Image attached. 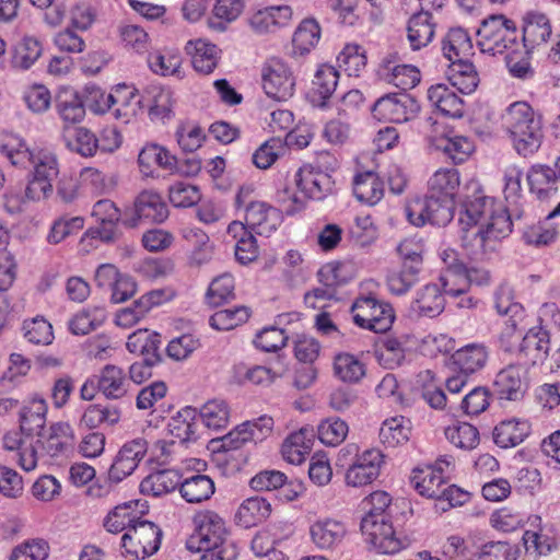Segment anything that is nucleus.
Listing matches in <instances>:
<instances>
[{"label": "nucleus", "mask_w": 560, "mask_h": 560, "mask_svg": "<svg viewBox=\"0 0 560 560\" xmlns=\"http://www.w3.org/2000/svg\"><path fill=\"white\" fill-rule=\"evenodd\" d=\"M459 218L460 240L466 248L486 249L487 242L512 232V213L500 201L477 192L464 202Z\"/></svg>", "instance_id": "nucleus-1"}, {"label": "nucleus", "mask_w": 560, "mask_h": 560, "mask_svg": "<svg viewBox=\"0 0 560 560\" xmlns=\"http://www.w3.org/2000/svg\"><path fill=\"white\" fill-rule=\"evenodd\" d=\"M195 532L187 539V549L202 552L200 560H233L236 556L228 540L225 523L214 512L199 513L194 517Z\"/></svg>", "instance_id": "nucleus-2"}, {"label": "nucleus", "mask_w": 560, "mask_h": 560, "mask_svg": "<svg viewBox=\"0 0 560 560\" xmlns=\"http://www.w3.org/2000/svg\"><path fill=\"white\" fill-rule=\"evenodd\" d=\"M503 121L518 154L527 156L539 149L542 140L541 117L529 104H511L503 115Z\"/></svg>", "instance_id": "nucleus-3"}, {"label": "nucleus", "mask_w": 560, "mask_h": 560, "mask_svg": "<svg viewBox=\"0 0 560 560\" xmlns=\"http://www.w3.org/2000/svg\"><path fill=\"white\" fill-rule=\"evenodd\" d=\"M477 36L480 50L490 55L503 54L517 46L516 24L503 14H492L482 20Z\"/></svg>", "instance_id": "nucleus-4"}, {"label": "nucleus", "mask_w": 560, "mask_h": 560, "mask_svg": "<svg viewBox=\"0 0 560 560\" xmlns=\"http://www.w3.org/2000/svg\"><path fill=\"white\" fill-rule=\"evenodd\" d=\"M454 210L453 198L431 194L411 200L405 209L408 221L418 228L427 223L445 226L453 220Z\"/></svg>", "instance_id": "nucleus-5"}, {"label": "nucleus", "mask_w": 560, "mask_h": 560, "mask_svg": "<svg viewBox=\"0 0 560 560\" xmlns=\"http://www.w3.org/2000/svg\"><path fill=\"white\" fill-rule=\"evenodd\" d=\"M162 535L158 525L139 520L121 536L122 556L130 560L149 558L160 549Z\"/></svg>", "instance_id": "nucleus-6"}, {"label": "nucleus", "mask_w": 560, "mask_h": 560, "mask_svg": "<svg viewBox=\"0 0 560 560\" xmlns=\"http://www.w3.org/2000/svg\"><path fill=\"white\" fill-rule=\"evenodd\" d=\"M361 532L365 541L380 553L393 555L404 548V542L396 536L387 514L364 515Z\"/></svg>", "instance_id": "nucleus-7"}, {"label": "nucleus", "mask_w": 560, "mask_h": 560, "mask_svg": "<svg viewBox=\"0 0 560 560\" xmlns=\"http://www.w3.org/2000/svg\"><path fill=\"white\" fill-rule=\"evenodd\" d=\"M351 312L353 322L375 332H385L394 319L393 308L389 304L381 303L373 296H362L355 300Z\"/></svg>", "instance_id": "nucleus-8"}, {"label": "nucleus", "mask_w": 560, "mask_h": 560, "mask_svg": "<svg viewBox=\"0 0 560 560\" xmlns=\"http://www.w3.org/2000/svg\"><path fill=\"white\" fill-rule=\"evenodd\" d=\"M261 79L264 91L269 97L284 102L293 96L295 78L281 59H269L262 67Z\"/></svg>", "instance_id": "nucleus-9"}, {"label": "nucleus", "mask_w": 560, "mask_h": 560, "mask_svg": "<svg viewBox=\"0 0 560 560\" xmlns=\"http://www.w3.org/2000/svg\"><path fill=\"white\" fill-rule=\"evenodd\" d=\"M419 110V103L406 93L386 94L380 97L371 109L375 119L397 124L412 119Z\"/></svg>", "instance_id": "nucleus-10"}, {"label": "nucleus", "mask_w": 560, "mask_h": 560, "mask_svg": "<svg viewBox=\"0 0 560 560\" xmlns=\"http://www.w3.org/2000/svg\"><path fill=\"white\" fill-rule=\"evenodd\" d=\"M148 452V442L137 438L126 442L114 458L108 469V479L113 482H120L130 476Z\"/></svg>", "instance_id": "nucleus-11"}, {"label": "nucleus", "mask_w": 560, "mask_h": 560, "mask_svg": "<svg viewBox=\"0 0 560 560\" xmlns=\"http://www.w3.org/2000/svg\"><path fill=\"white\" fill-rule=\"evenodd\" d=\"M294 183L306 198L313 200H323L335 191V180L331 175L311 164L299 168L294 175Z\"/></svg>", "instance_id": "nucleus-12"}, {"label": "nucleus", "mask_w": 560, "mask_h": 560, "mask_svg": "<svg viewBox=\"0 0 560 560\" xmlns=\"http://www.w3.org/2000/svg\"><path fill=\"white\" fill-rule=\"evenodd\" d=\"M74 433L70 424L57 422L50 425L48 434L38 435L36 445L38 458L66 456L73 447Z\"/></svg>", "instance_id": "nucleus-13"}, {"label": "nucleus", "mask_w": 560, "mask_h": 560, "mask_svg": "<svg viewBox=\"0 0 560 560\" xmlns=\"http://www.w3.org/2000/svg\"><path fill=\"white\" fill-rule=\"evenodd\" d=\"M550 351V336L542 327H533L522 338L517 357L520 364L530 368L542 364Z\"/></svg>", "instance_id": "nucleus-14"}, {"label": "nucleus", "mask_w": 560, "mask_h": 560, "mask_svg": "<svg viewBox=\"0 0 560 560\" xmlns=\"http://www.w3.org/2000/svg\"><path fill=\"white\" fill-rule=\"evenodd\" d=\"M383 454L378 450H366L349 465L346 471V483L351 487H363L372 483L380 475Z\"/></svg>", "instance_id": "nucleus-15"}, {"label": "nucleus", "mask_w": 560, "mask_h": 560, "mask_svg": "<svg viewBox=\"0 0 560 560\" xmlns=\"http://www.w3.org/2000/svg\"><path fill=\"white\" fill-rule=\"evenodd\" d=\"M493 390L501 400L522 399L526 392L525 371L522 364H510L502 369L495 376Z\"/></svg>", "instance_id": "nucleus-16"}, {"label": "nucleus", "mask_w": 560, "mask_h": 560, "mask_svg": "<svg viewBox=\"0 0 560 560\" xmlns=\"http://www.w3.org/2000/svg\"><path fill=\"white\" fill-rule=\"evenodd\" d=\"M55 109L62 122L61 128H73L85 117L83 95L73 89H62L55 98Z\"/></svg>", "instance_id": "nucleus-17"}, {"label": "nucleus", "mask_w": 560, "mask_h": 560, "mask_svg": "<svg viewBox=\"0 0 560 560\" xmlns=\"http://www.w3.org/2000/svg\"><path fill=\"white\" fill-rule=\"evenodd\" d=\"M444 270L440 276V282L444 294L458 296L465 293L466 280L465 264L458 258L454 249H444L441 254Z\"/></svg>", "instance_id": "nucleus-18"}, {"label": "nucleus", "mask_w": 560, "mask_h": 560, "mask_svg": "<svg viewBox=\"0 0 560 560\" xmlns=\"http://www.w3.org/2000/svg\"><path fill=\"white\" fill-rule=\"evenodd\" d=\"M245 222L259 235H270L281 223V213L276 208L260 201H250L245 207Z\"/></svg>", "instance_id": "nucleus-19"}, {"label": "nucleus", "mask_w": 560, "mask_h": 560, "mask_svg": "<svg viewBox=\"0 0 560 560\" xmlns=\"http://www.w3.org/2000/svg\"><path fill=\"white\" fill-rule=\"evenodd\" d=\"M489 359V349L485 343H469L456 350L451 357L454 371L471 375L482 370Z\"/></svg>", "instance_id": "nucleus-20"}, {"label": "nucleus", "mask_w": 560, "mask_h": 560, "mask_svg": "<svg viewBox=\"0 0 560 560\" xmlns=\"http://www.w3.org/2000/svg\"><path fill=\"white\" fill-rule=\"evenodd\" d=\"M552 34L550 20L540 12H528L524 16L523 46L526 52L546 44Z\"/></svg>", "instance_id": "nucleus-21"}, {"label": "nucleus", "mask_w": 560, "mask_h": 560, "mask_svg": "<svg viewBox=\"0 0 560 560\" xmlns=\"http://www.w3.org/2000/svg\"><path fill=\"white\" fill-rule=\"evenodd\" d=\"M292 10L288 5L269 7L257 11L250 18V26L258 34L275 33L289 24Z\"/></svg>", "instance_id": "nucleus-22"}, {"label": "nucleus", "mask_w": 560, "mask_h": 560, "mask_svg": "<svg viewBox=\"0 0 560 560\" xmlns=\"http://www.w3.org/2000/svg\"><path fill=\"white\" fill-rule=\"evenodd\" d=\"M194 69L201 74L211 73L218 66L221 50L203 39L189 40L185 47Z\"/></svg>", "instance_id": "nucleus-23"}, {"label": "nucleus", "mask_w": 560, "mask_h": 560, "mask_svg": "<svg viewBox=\"0 0 560 560\" xmlns=\"http://www.w3.org/2000/svg\"><path fill=\"white\" fill-rule=\"evenodd\" d=\"M435 24L432 14L425 11L413 13L407 23V39L412 50L427 47L433 39Z\"/></svg>", "instance_id": "nucleus-24"}, {"label": "nucleus", "mask_w": 560, "mask_h": 560, "mask_svg": "<svg viewBox=\"0 0 560 560\" xmlns=\"http://www.w3.org/2000/svg\"><path fill=\"white\" fill-rule=\"evenodd\" d=\"M135 213L138 219L162 223L168 217V208L161 195L152 190H143L135 200Z\"/></svg>", "instance_id": "nucleus-25"}, {"label": "nucleus", "mask_w": 560, "mask_h": 560, "mask_svg": "<svg viewBox=\"0 0 560 560\" xmlns=\"http://www.w3.org/2000/svg\"><path fill=\"white\" fill-rule=\"evenodd\" d=\"M430 103L444 116L460 118L464 115V101L445 84H435L428 90Z\"/></svg>", "instance_id": "nucleus-26"}, {"label": "nucleus", "mask_w": 560, "mask_h": 560, "mask_svg": "<svg viewBox=\"0 0 560 560\" xmlns=\"http://www.w3.org/2000/svg\"><path fill=\"white\" fill-rule=\"evenodd\" d=\"M310 535L319 549H330L342 540L346 526L337 520L327 517L314 522L310 527Z\"/></svg>", "instance_id": "nucleus-27"}, {"label": "nucleus", "mask_w": 560, "mask_h": 560, "mask_svg": "<svg viewBox=\"0 0 560 560\" xmlns=\"http://www.w3.org/2000/svg\"><path fill=\"white\" fill-rule=\"evenodd\" d=\"M128 386L124 370L114 364L105 365L97 376V388L108 399L122 398L128 392Z\"/></svg>", "instance_id": "nucleus-28"}, {"label": "nucleus", "mask_w": 560, "mask_h": 560, "mask_svg": "<svg viewBox=\"0 0 560 560\" xmlns=\"http://www.w3.org/2000/svg\"><path fill=\"white\" fill-rule=\"evenodd\" d=\"M447 78L452 86L463 94L472 93L479 83L478 73L468 58L450 61Z\"/></svg>", "instance_id": "nucleus-29"}, {"label": "nucleus", "mask_w": 560, "mask_h": 560, "mask_svg": "<svg viewBox=\"0 0 560 560\" xmlns=\"http://www.w3.org/2000/svg\"><path fill=\"white\" fill-rule=\"evenodd\" d=\"M182 476L176 469H160L147 476L140 483L143 494L160 497L180 486Z\"/></svg>", "instance_id": "nucleus-30"}, {"label": "nucleus", "mask_w": 560, "mask_h": 560, "mask_svg": "<svg viewBox=\"0 0 560 560\" xmlns=\"http://www.w3.org/2000/svg\"><path fill=\"white\" fill-rule=\"evenodd\" d=\"M47 405L44 399H33L20 410V430L26 436L40 435L46 424Z\"/></svg>", "instance_id": "nucleus-31"}, {"label": "nucleus", "mask_w": 560, "mask_h": 560, "mask_svg": "<svg viewBox=\"0 0 560 560\" xmlns=\"http://www.w3.org/2000/svg\"><path fill=\"white\" fill-rule=\"evenodd\" d=\"M530 424L526 420H504L495 425L493 430L494 443L509 448L521 444L529 434Z\"/></svg>", "instance_id": "nucleus-32"}, {"label": "nucleus", "mask_w": 560, "mask_h": 560, "mask_svg": "<svg viewBox=\"0 0 560 560\" xmlns=\"http://www.w3.org/2000/svg\"><path fill=\"white\" fill-rule=\"evenodd\" d=\"M415 489L423 497L431 499H442L444 494L445 479L442 475V467H428L427 469L413 470L411 479Z\"/></svg>", "instance_id": "nucleus-33"}, {"label": "nucleus", "mask_w": 560, "mask_h": 560, "mask_svg": "<svg viewBox=\"0 0 560 560\" xmlns=\"http://www.w3.org/2000/svg\"><path fill=\"white\" fill-rule=\"evenodd\" d=\"M61 139L66 147L82 156H93L98 148L95 135L84 127L61 128Z\"/></svg>", "instance_id": "nucleus-34"}, {"label": "nucleus", "mask_w": 560, "mask_h": 560, "mask_svg": "<svg viewBox=\"0 0 560 560\" xmlns=\"http://www.w3.org/2000/svg\"><path fill=\"white\" fill-rule=\"evenodd\" d=\"M270 503L260 497L246 499L235 514V521L244 528L256 526L270 516Z\"/></svg>", "instance_id": "nucleus-35"}, {"label": "nucleus", "mask_w": 560, "mask_h": 560, "mask_svg": "<svg viewBox=\"0 0 560 560\" xmlns=\"http://www.w3.org/2000/svg\"><path fill=\"white\" fill-rule=\"evenodd\" d=\"M179 492L188 503H201L214 493V482L207 475L195 474L180 481Z\"/></svg>", "instance_id": "nucleus-36"}, {"label": "nucleus", "mask_w": 560, "mask_h": 560, "mask_svg": "<svg viewBox=\"0 0 560 560\" xmlns=\"http://www.w3.org/2000/svg\"><path fill=\"white\" fill-rule=\"evenodd\" d=\"M161 336L147 329L135 331L128 337L126 347L132 353H140L144 359L161 362Z\"/></svg>", "instance_id": "nucleus-37"}, {"label": "nucleus", "mask_w": 560, "mask_h": 560, "mask_svg": "<svg viewBox=\"0 0 560 560\" xmlns=\"http://www.w3.org/2000/svg\"><path fill=\"white\" fill-rule=\"evenodd\" d=\"M22 431H10L3 436V446L8 451H19V463L26 470H33L38 460V450L32 442L22 438Z\"/></svg>", "instance_id": "nucleus-38"}, {"label": "nucleus", "mask_w": 560, "mask_h": 560, "mask_svg": "<svg viewBox=\"0 0 560 560\" xmlns=\"http://www.w3.org/2000/svg\"><path fill=\"white\" fill-rule=\"evenodd\" d=\"M137 505V501H129L115 506L104 518L103 526L105 529L112 534H118L122 530L128 532V528L140 520L135 509Z\"/></svg>", "instance_id": "nucleus-39"}, {"label": "nucleus", "mask_w": 560, "mask_h": 560, "mask_svg": "<svg viewBox=\"0 0 560 560\" xmlns=\"http://www.w3.org/2000/svg\"><path fill=\"white\" fill-rule=\"evenodd\" d=\"M353 194L358 200L374 206L384 196L383 183L374 172L358 174L353 182Z\"/></svg>", "instance_id": "nucleus-40"}, {"label": "nucleus", "mask_w": 560, "mask_h": 560, "mask_svg": "<svg viewBox=\"0 0 560 560\" xmlns=\"http://www.w3.org/2000/svg\"><path fill=\"white\" fill-rule=\"evenodd\" d=\"M442 50L450 61L455 58H468L472 54V43L467 31L463 27H452L443 39Z\"/></svg>", "instance_id": "nucleus-41"}, {"label": "nucleus", "mask_w": 560, "mask_h": 560, "mask_svg": "<svg viewBox=\"0 0 560 560\" xmlns=\"http://www.w3.org/2000/svg\"><path fill=\"white\" fill-rule=\"evenodd\" d=\"M138 162L141 171L144 174H149L153 165L174 172L177 159L163 147L158 144H148L140 151Z\"/></svg>", "instance_id": "nucleus-42"}, {"label": "nucleus", "mask_w": 560, "mask_h": 560, "mask_svg": "<svg viewBox=\"0 0 560 560\" xmlns=\"http://www.w3.org/2000/svg\"><path fill=\"white\" fill-rule=\"evenodd\" d=\"M523 171L515 164H510L504 170V197L510 207H514L513 214L520 219L523 214L522 209V179Z\"/></svg>", "instance_id": "nucleus-43"}, {"label": "nucleus", "mask_w": 560, "mask_h": 560, "mask_svg": "<svg viewBox=\"0 0 560 560\" xmlns=\"http://www.w3.org/2000/svg\"><path fill=\"white\" fill-rule=\"evenodd\" d=\"M445 300L438 284H427L418 292L412 308L420 315L435 317L444 310Z\"/></svg>", "instance_id": "nucleus-44"}, {"label": "nucleus", "mask_w": 560, "mask_h": 560, "mask_svg": "<svg viewBox=\"0 0 560 560\" xmlns=\"http://www.w3.org/2000/svg\"><path fill=\"white\" fill-rule=\"evenodd\" d=\"M320 38V27L314 19H306L301 22L293 34L292 54L303 56L316 46Z\"/></svg>", "instance_id": "nucleus-45"}, {"label": "nucleus", "mask_w": 560, "mask_h": 560, "mask_svg": "<svg viewBox=\"0 0 560 560\" xmlns=\"http://www.w3.org/2000/svg\"><path fill=\"white\" fill-rule=\"evenodd\" d=\"M459 186V174L454 167L438 170L429 180L431 195L453 198Z\"/></svg>", "instance_id": "nucleus-46"}, {"label": "nucleus", "mask_w": 560, "mask_h": 560, "mask_svg": "<svg viewBox=\"0 0 560 560\" xmlns=\"http://www.w3.org/2000/svg\"><path fill=\"white\" fill-rule=\"evenodd\" d=\"M530 190L541 200L557 191L555 187L557 176L556 172L549 166L534 167L527 176Z\"/></svg>", "instance_id": "nucleus-47"}, {"label": "nucleus", "mask_w": 560, "mask_h": 560, "mask_svg": "<svg viewBox=\"0 0 560 560\" xmlns=\"http://www.w3.org/2000/svg\"><path fill=\"white\" fill-rule=\"evenodd\" d=\"M339 73L332 67L323 65L318 68L313 80V95L318 97L320 105H325L328 100L336 91L338 84Z\"/></svg>", "instance_id": "nucleus-48"}, {"label": "nucleus", "mask_w": 560, "mask_h": 560, "mask_svg": "<svg viewBox=\"0 0 560 560\" xmlns=\"http://www.w3.org/2000/svg\"><path fill=\"white\" fill-rule=\"evenodd\" d=\"M446 439L456 447L470 451L479 444V432L467 422H458L445 429Z\"/></svg>", "instance_id": "nucleus-49"}, {"label": "nucleus", "mask_w": 560, "mask_h": 560, "mask_svg": "<svg viewBox=\"0 0 560 560\" xmlns=\"http://www.w3.org/2000/svg\"><path fill=\"white\" fill-rule=\"evenodd\" d=\"M334 371L345 383H358L365 375L364 364L349 353H340L335 358Z\"/></svg>", "instance_id": "nucleus-50"}, {"label": "nucleus", "mask_w": 560, "mask_h": 560, "mask_svg": "<svg viewBox=\"0 0 560 560\" xmlns=\"http://www.w3.org/2000/svg\"><path fill=\"white\" fill-rule=\"evenodd\" d=\"M200 418L207 428L220 430L229 423L230 408L224 400L212 399L201 407Z\"/></svg>", "instance_id": "nucleus-51"}, {"label": "nucleus", "mask_w": 560, "mask_h": 560, "mask_svg": "<svg viewBox=\"0 0 560 560\" xmlns=\"http://www.w3.org/2000/svg\"><path fill=\"white\" fill-rule=\"evenodd\" d=\"M435 147L448 156L455 164L462 163L472 152V143L465 137H440Z\"/></svg>", "instance_id": "nucleus-52"}, {"label": "nucleus", "mask_w": 560, "mask_h": 560, "mask_svg": "<svg viewBox=\"0 0 560 560\" xmlns=\"http://www.w3.org/2000/svg\"><path fill=\"white\" fill-rule=\"evenodd\" d=\"M120 419L118 409L101 404L90 405L81 417V423L93 429L102 424L114 425Z\"/></svg>", "instance_id": "nucleus-53"}, {"label": "nucleus", "mask_w": 560, "mask_h": 560, "mask_svg": "<svg viewBox=\"0 0 560 560\" xmlns=\"http://www.w3.org/2000/svg\"><path fill=\"white\" fill-rule=\"evenodd\" d=\"M250 316L249 308L246 306H236L234 308L220 310L209 319V324L217 330H231L238 325L247 322Z\"/></svg>", "instance_id": "nucleus-54"}, {"label": "nucleus", "mask_w": 560, "mask_h": 560, "mask_svg": "<svg viewBox=\"0 0 560 560\" xmlns=\"http://www.w3.org/2000/svg\"><path fill=\"white\" fill-rule=\"evenodd\" d=\"M383 67L388 72H392L390 82L404 91L415 88L420 82V72L415 66H395L393 61L384 59Z\"/></svg>", "instance_id": "nucleus-55"}, {"label": "nucleus", "mask_w": 560, "mask_h": 560, "mask_svg": "<svg viewBox=\"0 0 560 560\" xmlns=\"http://www.w3.org/2000/svg\"><path fill=\"white\" fill-rule=\"evenodd\" d=\"M419 273L415 271V268L401 265L400 268L388 272L386 277L387 288L392 293L402 295L419 281Z\"/></svg>", "instance_id": "nucleus-56"}, {"label": "nucleus", "mask_w": 560, "mask_h": 560, "mask_svg": "<svg viewBox=\"0 0 560 560\" xmlns=\"http://www.w3.org/2000/svg\"><path fill=\"white\" fill-rule=\"evenodd\" d=\"M410 428L405 425L404 418H392L383 422L380 440L388 447H396L409 440Z\"/></svg>", "instance_id": "nucleus-57"}, {"label": "nucleus", "mask_w": 560, "mask_h": 560, "mask_svg": "<svg viewBox=\"0 0 560 560\" xmlns=\"http://www.w3.org/2000/svg\"><path fill=\"white\" fill-rule=\"evenodd\" d=\"M168 199L176 208H190L200 201L201 194L196 185L176 182L168 188Z\"/></svg>", "instance_id": "nucleus-58"}, {"label": "nucleus", "mask_w": 560, "mask_h": 560, "mask_svg": "<svg viewBox=\"0 0 560 560\" xmlns=\"http://www.w3.org/2000/svg\"><path fill=\"white\" fill-rule=\"evenodd\" d=\"M284 151V141L281 137H273L265 141L253 154L254 165L260 170L269 168Z\"/></svg>", "instance_id": "nucleus-59"}, {"label": "nucleus", "mask_w": 560, "mask_h": 560, "mask_svg": "<svg viewBox=\"0 0 560 560\" xmlns=\"http://www.w3.org/2000/svg\"><path fill=\"white\" fill-rule=\"evenodd\" d=\"M42 55V45L34 37H24L14 49L12 62L21 69H28Z\"/></svg>", "instance_id": "nucleus-60"}, {"label": "nucleus", "mask_w": 560, "mask_h": 560, "mask_svg": "<svg viewBox=\"0 0 560 560\" xmlns=\"http://www.w3.org/2000/svg\"><path fill=\"white\" fill-rule=\"evenodd\" d=\"M348 430V424L343 420L329 418L319 423L318 439L325 445L336 446L346 439Z\"/></svg>", "instance_id": "nucleus-61"}, {"label": "nucleus", "mask_w": 560, "mask_h": 560, "mask_svg": "<svg viewBox=\"0 0 560 560\" xmlns=\"http://www.w3.org/2000/svg\"><path fill=\"white\" fill-rule=\"evenodd\" d=\"M23 330L25 338L34 345H49L54 339L52 327L43 317L25 320Z\"/></svg>", "instance_id": "nucleus-62"}, {"label": "nucleus", "mask_w": 560, "mask_h": 560, "mask_svg": "<svg viewBox=\"0 0 560 560\" xmlns=\"http://www.w3.org/2000/svg\"><path fill=\"white\" fill-rule=\"evenodd\" d=\"M339 67L343 68L349 75H359V72L366 65V57L359 45H347L337 57Z\"/></svg>", "instance_id": "nucleus-63"}, {"label": "nucleus", "mask_w": 560, "mask_h": 560, "mask_svg": "<svg viewBox=\"0 0 560 560\" xmlns=\"http://www.w3.org/2000/svg\"><path fill=\"white\" fill-rule=\"evenodd\" d=\"M233 295L234 279L229 273L221 275L213 279L207 292L208 303L213 306H219L233 298Z\"/></svg>", "instance_id": "nucleus-64"}]
</instances>
